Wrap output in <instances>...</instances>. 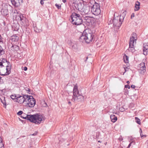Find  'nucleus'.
Returning <instances> with one entry per match:
<instances>
[{
  "instance_id": "nucleus-1",
  "label": "nucleus",
  "mask_w": 148,
  "mask_h": 148,
  "mask_svg": "<svg viewBox=\"0 0 148 148\" xmlns=\"http://www.w3.org/2000/svg\"><path fill=\"white\" fill-rule=\"evenodd\" d=\"M11 69L10 62L6 59L0 60V75H3L9 74L11 73Z\"/></svg>"
},
{
  "instance_id": "nucleus-2",
  "label": "nucleus",
  "mask_w": 148,
  "mask_h": 148,
  "mask_svg": "<svg viewBox=\"0 0 148 148\" xmlns=\"http://www.w3.org/2000/svg\"><path fill=\"white\" fill-rule=\"evenodd\" d=\"M93 35L91 31L89 29L85 30L79 38V40L88 43L91 42L93 38Z\"/></svg>"
},
{
  "instance_id": "nucleus-3",
  "label": "nucleus",
  "mask_w": 148,
  "mask_h": 148,
  "mask_svg": "<svg viewBox=\"0 0 148 148\" xmlns=\"http://www.w3.org/2000/svg\"><path fill=\"white\" fill-rule=\"evenodd\" d=\"M23 118L30 121L32 122L35 123L36 124H39L41 121H43L44 119L42 115L38 114H36L34 115H27Z\"/></svg>"
},
{
  "instance_id": "nucleus-4",
  "label": "nucleus",
  "mask_w": 148,
  "mask_h": 148,
  "mask_svg": "<svg viewBox=\"0 0 148 148\" xmlns=\"http://www.w3.org/2000/svg\"><path fill=\"white\" fill-rule=\"evenodd\" d=\"M73 95L71 99L72 101L74 102L80 101L84 99V97L82 95L78 90L77 87L75 86L73 89Z\"/></svg>"
},
{
  "instance_id": "nucleus-5",
  "label": "nucleus",
  "mask_w": 148,
  "mask_h": 148,
  "mask_svg": "<svg viewBox=\"0 0 148 148\" xmlns=\"http://www.w3.org/2000/svg\"><path fill=\"white\" fill-rule=\"evenodd\" d=\"M71 17L72 19L71 22L73 25H79L82 24L83 21L82 16L75 13H72Z\"/></svg>"
},
{
  "instance_id": "nucleus-6",
  "label": "nucleus",
  "mask_w": 148,
  "mask_h": 148,
  "mask_svg": "<svg viewBox=\"0 0 148 148\" xmlns=\"http://www.w3.org/2000/svg\"><path fill=\"white\" fill-rule=\"evenodd\" d=\"M92 13L95 15H99L101 12L99 5L95 3L91 8V11Z\"/></svg>"
},
{
  "instance_id": "nucleus-7",
  "label": "nucleus",
  "mask_w": 148,
  "mask_h": 148,
  "mask_svg": "<svg viewBox=\"0 0 148 148\" xmlns=\"http://www.w3.org/2000/svg\"><path fill=\"white\" fill-rule=\"evenodd\" d=\"M136 39H135V37L132 36L130 38L129 42V47L128 49V50L132 53L135 51V49L134 47V44H136Z\"/></svg>"
},
{
  "instance_id": "nucleus-8",
  "label": "nucleus",
  "mask_w": 148,
  "mask_h": 148,
  "mask_svg": "<svg viewBox=\"0 0 148 148\" xmlns=\"http://www.w3.org/2000/svg\"><path fill=\"white\" fill-rule=\"evenodd\" d=\"M112 21L114 25L118 27H119L122 23L121 19L119 18L118 16L116 18H114Z\"/></svg>"
},
{
  "instance_id": "nucleus-9",
  "label": "nucleus",
  "mask_w": 148,
  "mask_h": 148,
  "mask_svg": "<svg viewBox=\"0 0 148 148\" xmlns=\"http://www.w3.org/2000/svg\"><path fill=\"white\" fill-rule=\"evenodd\" d=\"M91 9V8L89 5L84 6L82 9L81 11L86 14H88V13L90 12V10Z\"/></svg>"
},
{
  "instance_id": "nucleus-10",
  "label": "nucleus",
  "mask_w": 148,
  "mask_h": 148,
  "mask_svg": "<svg viewBox=\"0 0 148 148\" xmlns=\"http://www.w3.org/2000/svg\"><path fill=\"white\" fill-rule=\"evenodd\" d=\"M31 99L29 100V103L26 104L27 106L30 107H33L36 104V101L33 97H31Z\"/></svg>"
},
{
  "instance_id": "nucleus-11",
  "label": "nucleus",
  "mask_w": 148,
  "mask_h": 148,
  "mask_svg": "<svg viewBox=\"0 0 148 148\" xmlns=\"http://www.w3.org/2000/svg\"><path fill=\"white\" fill-rule=\"evenodd\" d=\"M140 69L139 72L141 74L143 75L146 71V67L145 66V63L144 62H142L140 64Z\"/></svg>"
},
{
  "instance_id": "nucleus-12",
  "label": "nucleus",
  "mask_w": 148,
  "mask_h": 148,
  "mask_svg": "<svg viewBox=\"0 0 148 148\" xmlns=\"http://www.w3.org/2000/svg\"><path fill=\"white\" fill-rule=\"evenodd\" d=\"M25 98L24 97V95L23 96H19L17 97L16 101L20 104L24 103V99Z\"/></svg>"
},
{
  "instance_id": "nucleus-13",
  "label": "nucleus",
  "mask_w": 148,
  "mask_h": 148,
  "mask_svg": "<svg viewBox=\"0 0 148 148\" xmlns=\"http://www.w3.org/2000/svg\"><path fill=\"white\" fill-rule=\"evenodd\" d=\"M143 53L145 55L147 54L148 53V43H145L143 44Z\"/></svg>"
},
{
  "instance_id": "nucleus-14",
  "label": "nucleus",
  "mask_w": 148,
  "mask_h": 148,
  "mask_svg": "<svg viewBox=\"0 0 148 148\" xmlns=\"http://www.w3.org/2000/svg\"><path fill=\"white\" fill-rule=\"evenodd\" d=\"M31 97L32 96L29 95H24V97L25 98L24 99V104L26 105L27 104V103H29V100L31 99Z\"/></svg>"
},
{
  "instance_id": "nucleus-15",
  "label": "nucleus",
  "mask_w": 148,
  "mask_h": 148,
  "mask_svg": "<svg viewBox=\"0 0 148 148\" xmlns=\"http://www.w3.org/2000/svg\"><path fill=\"white\" fill-rule=\"evenodd\" d=\"M3 44V42L0 40V56L3 55L5 53V51L2 47Z\"/></svg>"
},
{
  "instance_id": "nucleus-16",
  "label": "nucleus",
  "mask_w": 148,
  "mask_h": 148,
  "mask_svg": "<svg viewBox=\"0 0 148 148\" xmlns=\"http://www.w3.org/2000/svg\"><path fill=\"white\" fill-rule=\"evenodd\" d=\"M20 20L22 22V25L24 26L25 25V20H26L23 15L21 14L19 16Z\"/></svg>"
},
{
  "instance_id": "nucleus-17",
  "label": "nucleus",
  "mask_w": 148,
  "mask_h": 148,
  "mask_svg": "<svg viewBox=\"0 0 148 148\" xmlns=\"http://www.w3.org/2000/svg\"><path fill=\"white\" fill-rule=\"evenodd\" d=\"M83 20L84 21V22H86L88 23H89L90 22H91V17L88 16H85L83 17Z\"/></svg>"
},
{
  "instance_id": "nucleus-18",
  "label": "nucleus",
  "mask_w": 148,
  "mask_h": 148,
  "mask_svg": "<svg viewBox=\"0 0 148 148\" xmlns=\"http://www.w3.org/2000/svg\"><path fill=\"white\" fill-rule=\"evenodd\" d=\"M10 39L12 40V41L17 42L18 40L19 37L16 35H14L11 37Z\"/></svg>"
},
{
  "instance_id": "nucleus-19",
  "label": "nucleus",
  "mask_w": 148,
  "mask_h": 148,
  "mask_svg": "<svg viewBox=\"0 0 148 148\" xmlns=\"http://www.w3.org/2000/svg\"><path fill=\"white\" fill-rule=\"evenodd\" d=\"M140 3L138 1H136L135 3L134 10L137 11L140 8Z\"/></svg>"
},
{
  "instance_id": "nucleus-20",
  "label": "nucleus",
  "mask_w": 148,
  "mask_h": 148,
  "mask_svg": "<svg viewBox=\"0 0 148 148\" xmlns=\"http://www.w3.org/2000/svg\"><path fill=\"white\" fill-rule=\"evenodd\" d=\"M110 117L111 121L113 123L115 122L117 120V117L114 115H111L110 116Z\"/></svg>"
},
{
  "instance_id": "nucleus-21",
  "label": "nucleus",
  "mask_w": 148,
  "mask_h": 148,
  "mask_svg": "<svg viewBox=\"0 0 148 148\" xmlns=\"http://www.w3.org/2000/svg\"><path fill=\"white\" fill-rule=\"evenodd\" d=\"M2 15L5 16L8 14V10L7 9H3L1 11Z\"/></svg>"
},
{
  "instance_id": "nucleus-22",
  "label": "nucleus",
  "mask_w": 148,
  "mask_h": 148,
  "mask_svg": "<svg viewBox=\"0 0 148 148\" xmlns=\"http://www.w3.org/2000/svg\"><path fill=\"white\" fill-rule=\"evenodd\" d=\"M34 31L37 32H39L41 31V29H38L36 26H34Z\"/></svg>"
},
{
  "instance_id": "nucleus-23",
  "label": "nucleus",
  "mask_w": 148,
  "mask_h": 148,
  "mask_svg": "<svg viewBox=\"0 0 148 148\" xmlns=\"http://www.w3.org/2000/svg\"><path fill=\"white\" fill-rule=\"evenodd\" d=\"M124 61L125 63H128V58L127 56L125 55L124 56L123 58Z\"/></svg>"
},
{
  "instance_id": "nucleus-24",
  "label": "nucleus",
  "mask_w": 148,
  "mask_h": 148,
  "mask_svg": "<svg viewBox=\"0 0 148 148\" xmlns=\"http://www.w3.org/2000/svg\"><path fill=\"white\" fill-rule=\"evenodd\" d=\"M2 98L3 99V100L1 98V102L4 105H5V108L6 107V102H5V98L3 97Z\"/></svg>"
},
{
  "instance_id": "nucleus-25",
  "label": "nucleus",
  "mask_w": 148,
  "mask_h": 148,
  "mask_svg": "<svg viewBox=\"0 0 148 148\" xmlns=\"http://www.w3.org/2000/svg\"><path fill=\"white\" fill-rule=\"evenodd\" d=\"M136 122L138 124L140 125L141 123H140V120L138 119V117H136L135 118Z\"/></svg>"
},
{
  "instance_id": "nucleus-26",
  "label": "nucleus",
  "mask_w": 148,
  "mask_h": 148,
  "mask_svg": "<svg viewBox=\"0 0 148 148\" xmlns=\"http://www.w3.org/2000/svg\"><path fill=\"white\" fill-rule=\"evenodd\" d=\"M18 96H16L15 95H12L11 96V98L13 100L16 99V100L17 97Z\"/></svg>"
},
{
  "instance_id": "nucleus-27",
  "label": "nucleus",
  "mask_w": 148,
  "mask_h": 148,
  "mask_svg": "<svg viewBox=\"0 0 148 148\" xmlns=\"http://www.w3.org/2000/svg\"><path fill=\"white\" fill-rule=\"evenodd\" d=\"M140 135L141 137H143V136L146 137V135H143L142 134V131L141 128L140 129Z\"/></svg>"
},
{
  "instance_id": "nucleus-28",
  "label": "nucleus",
  "mask_w": 148,
  "mask_h": 148,
  "mask_svg": "<svg viewBox=\"0 0 148 148\" xmlns=\"http://www.w3.org/2000/svg\"><path fill=\"white\" fill-rule=\"evenodd\" d=\"M12 47H14L15 48V50H17L18 49V46L16 45H14L12 46Z\"/></svg>"
},
{
  "instance_id": "nucleus-29",
  "label": "nucleus",
  "mask_w": 148,
  "mask_h": 148,
  "mask_svg": "<svg viewBox=\"0 0 148 148\" xmlns=\"http://www.w3.org/2000/svg\"><path fill=\"white\" fill-rule=\"evenodd\" d=\"M23 113V112L22 111H20L17 113V114L18 115H21Z\"/></svg>"
},
{
  "instance_id": "nucleus-30",
  "label": "nucleus",
  "mask_w": 148,
  "mask_h": 148,
  "mask_svg": "<svg viewBox=\"0 0 148 148\" xmlns=\"http://www.w3.org/2000/svg\"><path fill=\"white\" fill-rule=\"evenodd\" d=\"M0 148H4L3 143H0Z\"/></svg>"
},
{
  "instance_id": "nucleus-31",
  "label": "nucleus",
  "mask_w": 148,
  "mask_h": 148,
  "mask_svg": "<svg viewBox=\"0 0 148 148\" xmlns=\"http://www.w3.org/2000/svg\"><path fill=\"white\" fill-rule=\"evenodd\" d=\"M125 88H128V89H130V86L128 85H125Z\"/></svg>"
},
{
  "instance_id": "nucleus-32",
  "label": "nucleus",
  "mask_w": 148,
  "mask_h": 148,
  "mask_svg": "<svg viewBox=\"0 0 148 148\" xmlns=\"http://www.w3.org/2000/svg\"><path fill=\"white\" fill-rule=\"evenodd\" d=\"M67 101H68V104L70 105H71V102H70V101L69 100V99L67 98Z\"/></svg>"
},
{
  "instance_id": "nucleus-33",
  "label": "nucleus",
  "mask_w": 148,
  "mask_h": 148,
  "mask_svg": "<svg viewBox=\"0 0 148 148\" xmlns=\"http://www.w3.org/2000/svg\"><path fill=\"white\" fill-rule=\"evenodd\" d=\"M56 6L57 7L58 9H59L61 8V6L60 5H57V4H56Z\"/></svg>"
},
{
  "instance_id": "nucleus-34",
  "label": "nucleus",
  "mask_w": 148,
  "mask_h": 148,
  "mask_svg": "<svg viewBox=\"0 0 148 148\" xmlns=\"http://www.w3.org/2000/svg\"><path fill=\"white\" fill-rule=\"evenodd\" d=\"M134 13H132V14L131 15V18H132L133 17H134Z\"/></svg>"
},
{
  "instance_id": "nucleus-35",
  "label": "nucleus",
  "mask_w": 148,
  "mask_h": 148,
  "mask_svg": "<svg viewBox=\"0 0 148 148\" xmlns=\"http://www.w3.org/2000/svg\"><path fill=\"white\" fill-rule=\"evenodd\" d=\"M40 3L41 5H43L44 4V2L42 0H41L40 1Z\"/></svg>"
},
{
  "instance_id": "nucleus-36",
  "label": "nucleus",
  "mask_w": 148,
  "mask_h": 148,
  "mask_svg": "<svg viewBox=\"0 0 148 148\" xmlns=\"http://www.w3.org/2000/svg\"><path fill=\"white\" fill-rule=\"evenodd\" d=\"M131 87L132 88H135V85H132L131 86Z\"/></svg>"
},
{
  "instance_id": "nucleus-37",
  "label": "nucleus",
  "mask_w": 148,
  "mask_h": 148,
  "mask_svg": "<svg viewBox=\"0 0 148 148\" xmlns=\"http://www.w3.org/2000/svg\"><path fill=\"white\" fill-rule=\"evenodd\" d=\"M27 70V67H24V71H26Z\"/></svg>"
},
{
  "instance_id": "nucleus-38",
  "label": "nucleus",
  "mask_w": 148,
  "mask_h": 148,
  "mask_svg": "<svg viewBox=\"0 0 148 148\" xmlns=\"http://www.w3.org/2000/svg\"><path fill=\"white\" fill-rule=\"evenodd\" d=\"M2 138H1V137H0V143H2Z\"/></svg>"
},
{
  "instance_id": "nucleus-39",
  "label": "nucleus",
  "mask_w": 148,
  "mask_h": 148,
  "mask_svg": "<svg viewBox=\"0 0 148 148\" xmlns=\"http://www.w3.org/2000/svg\"><path fill=\"white\" fill-rule=\"evenodd\" d=\"M131 144H132V143H130V144H129V145H128V146L127 147V148L130 147L131 146Z\"/></svg>"
},
{
  "instance_id": "nucleus-40",
  "label": "nucleus",
  "mask_w": 148,
  "mask_h": 148,
  "mask_svg": "<svg viewBox=\"0 0 148 148\" xmlns=\"http://www.w3.org/2000/svg\"><path fill=\"white\" fill-rule=\"evenodd\" d=\"M62 1L63 3H65L66 2V0H62Z\"/></svg>"
},
{
  "instance_id": "nucleus-41",
  "label": "nucleus",
  "mask_w": 148,
  "mask_h": 148,
  "mask_svg": "<svg viewBox=\"0 0 148 148\" xmlns=\"http://www.w3.org/2000/svg\"><path fill=\"white\" fill-rule=\"evenodd\" d=\"M127 67H126V68H125V72L127 71Z\"/></svg>"
},
{
  "instance_id": "nucleus-42",
  "label": "nucleus",
  "mask_w": 148,
  "mask_h": 148,
  "mask_svg": "<svg viewBox=\"0 0 148 148\" xmlns=\"http://www.w3.org/2000/svg\"><path fill=\"white\" fill-rule=\"evenodd\" d=\"M127 83L128 84H129L130 83V82L129 81H128L127 82Z\"/></svg>"
},
{
  "instance_id": "nucleus-43",
  "label": "nucleus",
  "mask_w": 148,
  "mask_h": 148,
  "mask_svg": "<svg viewBox=\"0 0 148 148\" xmlns=\"http://www.w3.org/2000/svg\"><path fill=\"white\" fill-rule=\"evenodd\" d=\"M36 135V134H32V135Z\"/></svg>"
},
{
  "instance_id": "nucleus-44",
  "label": "nucleus",
  "mask_w": 148,
  "mask_h": 148,
  "mask_svg": "<svg viewBox=\"0 0 148 148\" xmlns=\"http://www.w3.org/2000/svg\"><path fill=\"white\" fill-rule=\"evenodd\" d=\"M88 59V57H86V60H85V61H86Z\"/></svg>"
},
{
  "instance_id": "nucleus-45",
  "label": "nucleus",
  "mask_w": 148,
  "mask_h": 148,
  "mask_svg": "<svg viewBox=\"0 0 148 148\" xmlns=\"http://www.w3.org/2000/svg\"><path fill=\"white\" fill-rule=\"evenodd\" d=\"M98 142H99V143H101V142L100 140H99V141H98Z\"/></svg>"
},
{
  "instance_id": "nucleus-46",
  "label": "nucleus",
  "mask_w": 148,
  "mask_h": 148,
  "mask_svg": "<svg viewBox=\"0 0 148 148\" xmlns=\"http://www.w3.org/2000/svg\"><path fill=\"white\" fill-rule=\"evenodd\" d=\"M36 26V25H33V26Z\"/></svg>"
},
{
  "instance_id": "nucleus-47",
  "label": "nucleus",
  "mask_w": 148,
  "mask_h": 148,
  "mask_svg": "<svg viewBox=\"0 0 148 148\" xmlns=\"http://www.w3.org/2000/svg\"><path fill=\"white\" fill-rule=\"evenodd\" d=\"M20 0V1H21L22 2L23 0Z\"/></svg>"
},
{
  "instance_id": "nucleus-48",
  "label": "nucleus",
  "mask_w": 148,
  "mask_h": 148,
  "mask_svg": "<svg viewBox=\"0 0 148 148\" xmlns=\"http://www.w3.org/2000/svg\"><path fill=\"white\" fill-rule=\"evenodd\" d=\"M18 29V28H17V29Z\"/></svg>"
}]
</instances>
